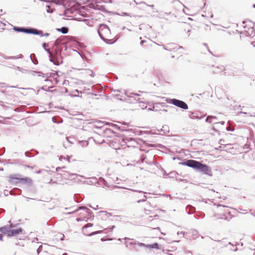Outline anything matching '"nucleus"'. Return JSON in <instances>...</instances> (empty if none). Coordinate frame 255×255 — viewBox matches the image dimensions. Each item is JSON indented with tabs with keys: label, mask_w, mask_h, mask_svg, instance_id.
I'll list each match as a JSON object with an SVG mask.
<instances>
[{
	"label": "nucleus",
	"mask_w": 255,
	"mask_h": 255,
	"mask_svg": "<svg viewBox=\"0 0 255 255\" xmlns=\"http://www.w3.org/2000/svg\"><path fill=\"white\" fill-rule=\"evenodd\" d=\"M181 164L198 170L204 174L211 175V170L207 165L194 160L188 159L181 163Z\"/></svg>",
	"instance_id": "f257e3e1"
},
{
	"label": "nucleus",
	"mask_w": 255,
	"mask_h": 255,
	"mask_svg": "<svg viewBox=\"0 0 255 255\" xmlns=\"http://www.w3.org/2000/svg\"><path fill=\"white\" fill-rule=\"evenodd\" d=\"M98 32L101 38L104 41L107 42L110 40L111 31L109 27L106 24H100L98 29Z\"/></svg>",
	"instance_id": "f03ea898"
},
{
	"label": "nucleus",
	"mask_w": 255,
	"mask_h": 255,
	"mask_svg": "<svg viewBox=\"0 0 255 255\" xmlns=\"http://www.w3.org/2000/svg\"><path fill=\"white\" fill-rule=\"evenodd\" d=\"M129 246H133V249L135 251H137L138 249L136 247V246H138L140 247H145L148 249H158L159 248V245L155 243L152 245H146L144 243H139L137 241H133V242H130L128 244Z\"/></svg>",
	"instance_id": "7ed1b4c3"
},
{
	"label": "nucleus",
	"mask_w": 255,
	"mask_h": 255,
	"mask_svg": "<svg viewBox=\"0 0 255 255\" xmlns=\"http://www.w3.org/2000/svg\"><path fill=\"white\" fill-rule=\"evenodd\" d=\"M168 102L183 110H187L188 108V105L185 102L179 100L172 99H170Z\"/></svg>",
	"instance_id": "20e7f679"
},
{
	"label": "nucleus",
	"mask_w": 255,
	"mask_h": 255,
	"mask_svg": "<svg viewBox=\"0 0 255 255\" xmlns=\"http://www.w3.org/2000/svg\"><path fill=\"white\" fill-rule=\"evenodd\" d=\"M93 179L96 181V182H100V185H104L106 186L111 189H114L115 188H122V189H126V188L121 186H118L115 185H110L103 178L100 177L99 178V181H97V179L95 177H93Z\"/></svg>",
	"instance_id": "39448f33"
},
{
	"label": "nucleus",
	"mask_w": 255,
	"mask_h": 255,
	"mask_svg": "<svg viewBox=\"0 0 255 255\" xmlns=\"http://www.w3.org/2000/svg\"><path fill=\"white\" fill-rule=\"evenodd\" d=\"M18 176H19V175H12L10 176V178L13 179L18 180L20 182L24 184H32V181L29 177L19 178Z\"/></svg>",
	"instance_id": "423d86ee"
},
{
	"label": "nucleus",
	"mask_w": 255,
	"mask_h": 255,
	"mask_svg": "<svg viewBox=\"0 0 255 255\" xmlns=\"http://www.w3.org/2000/svg\"><path fill=\"white\" fill-rule=\"evenodd\" d=\"M93 224L91 223H88L86 224L83 227V233L85 235L88 236H91L96 234H98L101 233V231H97V232H93L90 234L86 232V230L89 228L93 226Z\"/></svg>",
	"instance_id": "0eeeda50"
},
{
	"label": "nucleus",
	"mask_w": 255,
	"mask_h": 255,
	"mask_svg": "<svg viewBox=\"0 0 255 255\" xmlns=\"http://www.w3.org/2000/svg\"><path fill=\"white\" fill-rule=\"evenodd\" d=\"M31 29L30 27H17V26H14L13 27V29L16 32H24L27 34H30L31 32Z\"/></svg>",
	"instance_id": "6e6552de"
},
{
	"label": "nucleus",
	"mask_w": 255,
	"mask_h": 255,
	"mask_svg": "<svg viewBox=\"0 0 255 255\" xmlns=\"http://www.w3.org/2000/svg\"><path fill=\"white\" fill-rule=\"evenodd\" d=\"M127 189H128V190L132 191L133 192H138V193H141V194L146 193L145 192H144L141 191L136 190H133V189H128V188H127ZM138 197L141 198V199L138 200L137 201V203H140V202H144V201H146V200L147 199L146 196L145 195H143V194H141V196H138Z\"/></svg>",
	"instance_id": "1a4fd4ad"
},
{
	"label": "nucleus",
	"mask_w": 255,
	"mask_h": 255,
	"mask_svg": "<svg viewBox=\"0 0 255 255\" xmlns=\"http://www.w3.org/2000/svg\"><path fill=\"white\" fill-rule=\"evenodd\" d=\"M22 232V230L21 228H18L17 229L11 230L8 233V237H11V236H15V235H18L20 233H21Z\"/></svg>",
	"instance_id": "9d476101"
},
{
	"label": "nucleus",
	"mask_w": 255,
	"mask_h": 255,
	"mask_svg": "<svg viewBox=\"0 0 255 255\" xmlns=\"http://www.w3.org/2000/svg\"><path fill=\"white\" fill-rule=\"evenodd\" d=\"M83 210L85 211L86 212L88 213V214L90 213V212H91V210L87 208V207H84V206H80L77 209H76V210H75L74 211H70L69 212H68V213H66V214H74V213L77 212V211H78L79 210Z\"/></svg>",
	"instance_id": "9b49d317"
},
{
	"label": "nucleus",
	"mask_w": 255,
	"mask_h": 255,
	"mask_svg": "<svg viewBox=\"0 0 255 255\" xmlns=\"http://www.w3.org/2000/svg\"><path fill=\"white\" fill-rule=\"evenodd\" d=\"M14 227V226L12 224H11L9 226H4L0 228V232L3 234H7L8 235V233L9 231H10V228Z\"/></svg>",
	"instance_id": "f8f14e48"
},
{
	"label": "nucleus",
	"mask_w": 255,
	"mask_h": 255,
	"mask_svg": "<svg viewBox=\"0 0 255 255\" xmlns=\"http://www.w3.org/2000/svg\"><path fill=\"white\" fill-rule=\"evenodd\" d=\"M99 215L103 220H107L109 217L112 216V214L107 211H100L99 212Z\"/></svg>",
	"instance_id": "ddd939ff"
},
{
	"label": "nucleus",
	"mask_w": 255,
	"mask_h": 255,
	"mask_svg": "<svg viewBox=\"0 0 255 255\" xmlns=\"http://www.w3.org/2000/svg\"><path fill=\"white\" fill-rule=\"evenodd\" d=\"M30 34L34 35H38L40 36H43V32L42 30H38L37 29L31 28Z\"/></svg>",
	"instance_id": "4468645a"
},
{
	"label": "nucleus",
	"mask_w": 255,
	"mask_h": 255,
	"mask_svg": "<svg viewBox=\"0 0 255 255\" xmlns=\"http://www.w3.org/2000/svg\"><path fill=\"white\" fill-rule=\"evenodd\" d=\"M186 210L188 214H191L194 212L195 208L191 205H188L186 207Z\"/></svg>",
	"instance_id": "2eb2a0df"
},
{
	"label": "nucleus",
	"mask_w": 255,
	"mask_h": 255,
	"mask_svg": "<svg viewBox=\"0 0 255 255\" xmlns=\"http://www.w3.org/2000/svg\"><path fill=\"white\" fill-rule=\"evenodd\" d=\"M58 31L61 32L63 34H66L68 32V28L67 27H62L61 28H57Z\"/></svg>",
	"instance_id": "dca6fc26"
},
{
	"label": "nucleus",
	"mask_w": 255,
	"mask_h": 255,
	"mask_svg": "<svg viewBox=\"0 0 255 255\" xmlns=\"http://www.w3.org/2000/svg\"><path fill=\"white\" fill-rule=\"evenodd\" d=\"M254 34V29L253 27L249 28L248 30L246 31V35L247 36H252Z\"/></svg>",
	"instance_id": "f3484780"
},
{
	"label": "nucleus",
	"mask_w": 255,
	"mask_h": 255,
	"mask_svg": "<svg viewBox=\"0 0 255 255\" xmlns=\"http://www.w3.org/2000/svg\"><path fill=\"white\" fill-rule=\"evenodd\" d=\"M133 1V2L136 4H144L145 5H146V6H149L150 7H151L152 8H153L154 6V5L153 4H151V5H149L148 4H147L146 2L142 1H140L139 2H137L135 0H132Z\"/></svg>",
	"instance_id": "a211bd4d"
},
{
	"label": "nucleus",
	"mask_w": 255,
	"mask_h": 255,
	"mask_svg": "<svg viewBox=\"0 0 255 255\" xmlns=\"http://www.w3.org/2000/svg\"><path fill=\"white\" fill-rule=\"evenodd\" d=\"M211 119H217V117L215 116H207L206 119V122L209 123H212L213 120Z\"/></svg>",
	"instance_id": "6ab92c4d"
},
{
	"label": "nucleus",
	"mask_w": 255,
	"mask_h": 255,
	"mask_svg": "<svg viewBox=\"0 0 255 255\" xmlns=\"http://www.w3.org/2000/svg\"><path fill=\"white\" fill-rule=\"evenodd\" d=\"M45 50L49 54V57L50 58V62H52L55 65H58V64L56 63L55 62L53 61L52 60V53L50 51L49 49H45Z\"/></svg>",
	"instance_id": "aec40b11"
},
{
	"label": "nucleus",
	"mask_w": 255,
	"mask_h": 255,
	"mask_svg": "<svg viewBox=\"0 0 255 255\" xmlns=\"http://www.w3.org/2000/svg\"><path fill=\"white\" fill-rule=\"evenodd\" d=\"M125 94L127 95V97H128L129 98H133V96H139V95L138 94L134 93H128L126 92Z\"/></svg>",
	"instance_id": "412c9836"
},
{
	"label": "nucleus",
	"mask_w": 255,
	"mask_h": 255,
	"mask_svg": "<svg viewBox=\"0 0 255 255\" xmlns=\"http://www.w3.org/2000/svg\"><path fill=\"white\" fill-rule=\"evenodd\" d=\"M46 7L47 8L46 10L47 12L51 13L53 12L54 9L51 8L49 5H46Z\"/></svg>",
	"instance_id": "4be33fe9"
},
{
	"label": "nucleus",
	"mask_w": 255,
	"mask_h": 255,
	"mask_svg": "<svg viewBox=\"0 0 255 255\" xmlns=\"http://www.w3.org/2000/svg\"><path fill=\"white\" fill-rule=\"evenodd\" d=\"M115 228V226H112V227H110V228H106L105 229H104V233H107L108 232H109V231H112V230H113L114 228Z\"/></svg>",
	"instance_id": "5701e85b"
},
{
	"label": "nucleus",
	"mask_w": 255,
	"mask_h": 255,
	"mask_svg": "<svg viewBox=\"0 0 255 255\" xmlns=\"http://www.w3.org/2000/svg\"><path fill=\"white\" fill-rule=\"evenodd\" d=\"M53 2L56 4H62L63 2V0H53Z\"/></svg>",
	"instance_id": "b1692460"
},
{
	"label": "nucleus",
	"mask_w": 255,
	"mask_h": 255,
	"mask_svg": "<svg viewBox=\"0 0 255 255\" xmlns=\"http://www.w3.org/2000/svg\"><path fill=\"white\" fill-rule=\"evenodd\" d=\"M86 73L87 74L90 75L91 77L94 76V72L92 70H91L90 69H87V70H86Z\"/></svg>",
	"instance_id": "393cba45"
},
{
	"label": "nucleus",
	"mask_w": 255,
	"mask_h": 255,
	"mask_svg": "<svg viewBox=\"0 0 255 255\" xmlns=\"http://www.w3.org/2000/svg\"><path fill=\"white\" fill-rule=\"evenodd\" d=\"M35 57V55L34 54H32L30 55V58H31V60L32 61V62L34 64H38V60L37 59H34V60H33L32 59V57Z\"/></svg>",
	"instance_id": "a878e982"
},
{
	"label": "nucleus",
	"mask_w": 255,
	"mask_h": 255,
	"mask_svg": "<svg viewBox=\"0 0 255 255\" xmlns=\"http://www.w3.org/2000/svg\"><path fill=\"white\" fill-rule=\"evenodd\" d=\"M118 15H121V16H131L129 13L127 12H122L121 13H118Z\"/></svg>",
	"instance_id": "bb28decb"
},
{
	"label": "nucleus",
	"mask_w": 255,
	"mask_h": 255,
	"mask_svg": "<svg viewBox=\"0 0 255 255\" xmlns=\"http://www.w3.org/2000/svg\"><path fill=\"white\" fill-rule=\"evenodd\" d=\"M189 117L191 118V119H202V117H200V118H197L196 116H194V114L193 113H192L191 114H190L189 115Z\"/></svg>",
	"instance_id": "cd10ccee"
},
{
	"label": "nucleus",
	"mask_w": 255,
	"mask_h": 255,
	"mask_svg": "<svg viewBox=\"0 0 255 255\" xmlns=\"http://www.w3.org/2000/svg\"><path fill=\"white\" fill-rule=\"evenodd\" d=\"M106 125H111L112 127H114L115 128H119L117 125L113 123H106Z\"/></svg>",
	"instance_id": "c85d7f7f"
},
{
	"label": "nucleus",
	"mask_w": 255,
	"mask_h": 255,
	"mask_svg": "<svg viewBox=\"0 0 255 255\" xmlns=\"http://www.w3.org/2000/svg\"><path fill=\"white\" fill-rule=\"evenodd\" d=\"M42 250V245H40L38 248V249H37V254H39L41 252V251Z\"/></svg>",
	"instance_id": "c756f323"
},
{
	"label": "nucleus",
	"mask_w": 255,
	"mask_h": 255,
	"mask_svg": "<svg viewBox=\"0 0 255 255\" xmlns=\"http://www.w3.org/2000/svg\"><path fill=\"white\" fill-rule=\"evenodd\" d=\"M80 142L83 144L82 146H87L88 144V142L86 140L82 141Z\"/></svg>",
	"instance_id": "7c9ffc66"
},
{
	"label": "nucleus",
	"mask_w": 255,
	"mask_h": 255,
	"mask_svg": "<svg viewBox=\"0 0 255 255\" xmlns=\"http://www.w3.org/2000/svg\"><path fill=\"white\" fill-rule=\"evenodd\" d=\"M55 75H58L55 72V73H51L49 75V77H54V76Z\"/></svg>",
	"instance_id": "2f4dec72"
},
{
	"label": "nucleus",
	"mask_w": 255,
	"mask_h": 255,
	"mask_svg": "<svg viewBox=\"0 0 255 255\" xmlns=\"http://www.w3.org/2000/svg\"><path fill=\"white\" fill-rule=\"evenodd\" d=\"M49 183L50 184H57V182L53 181L52 179H51L50 181H49Z\"/></svg>",
	"instance_id": "473e14b6"
},
{
	"label": "nucleus",
	"mask_w": 255,
	"mask_h": 255,
	"mask_svg": "<svg viewBox=\"0 0 255 255\" xmlns=\"http://www.w3.org/2000/svg\"><path fill=\"white\" fill-rule=\"evenodd\" d=\"M59 40L58 39L56 40L55 41V43H54L55 45L58 46L59 45Z\"/></svg>",
	"instance_id": "72a5a7b5"
},
{
	"label": "nucleus",
	"mask_w": 255,
	"mask_h": 255,
	"mask_svg": "<svg viewBox=\"0 0 255 255\" xmlns=\"http://www.w3.org/2000/svg\"><path fill=\"white\" fill-rule=\"evenodd\" d=\"M48 46V44L46 43H43V44H42V47L43 48L45 49H46V47H47Z\"/></svg>",
	"instance_id": "f704fd0d"
},
{
	"label": "nucleus",
	"mask_w": 255,
	"mask_h": 255,
	"mask_svg": "<svg viewBox=\"0 0 255 255\" xmlns=\"http://www.w3.org/2000/svg\"><path fill=\"white\" fill-rule=\"evenodd\" d=\"M176 47H178L179 49H183V47L182 46H179L178 45H176V47L173 48L174 49H175Z\"/></svg>",
	"instance_id": "c9c22d12"
},
{
	"label": "nucleus",
	"mask_w": 255,
	"mask_h": 255,
	"mask_svg": "<svg viewBox=\"0 0 255 255\" xmlns=\"http://www.w3.org/2000/svg\"><path fill=\"white\" fill-rule=\"evenodd\" d=\"M203 45L208 49V51L211 53V52L210 51V49H209L208 47L207 46V44L206 43H204Z\"/></svg>",
	"instance_id": "e433bc0d"
},
{
	"label": "nucleus",
	"mask_w": 255,
	"mask_h": 255,
	"mask_svg": "<svg viewBox=\"0 0 255 255\" xmlns=\"http://www.w3.org/2000/svg\"><path fill=\"white\" fill-rule=\"evenodd\" d=\"M161 46L163 47V48L164 49H165V50H170L169 49H167V48H166V47L165 45H161Z\"/></svg>",
	"instance_id": "4c0bfd02"
},
{
	"label": "nucleus",
	"mask_w": 255,
	"mask_h": 255,
	"mask_svg": "<svg viewBox=\"0 0 255 255\" xmlns=\"http://www.w3.org/2000/svg\"><path fill=\"white\" fill-rule=\"evenodd\" d=\"M205 30H208V29L211 30V28L210 27L209 28L208 25H206L205 27Z\"/></svg>",
	"instance_id": "58836bf2"
},
{
	"label": "nucleus",
	"mask_w": 255,
	"mask_h": 255,
	"mask_svg": "<svg viewBox=\"0 0 255 255\" xmlns=\"http://www.w3.org/2000/svg\"><path fill=\"white\" fill-rule=\"evenodd\" d=\"M29 152L28 151H26L25 152V155L26 156L30 157V155H29Z\"/></svg>",
	"instance_id": "ea45409f"
},
{
	"label": "nucleus",
	"mask_w": 255,
	"mask_h": 255,
	"mask_svg": "<svg viewBox=\"0 0 255 255\" xmlns=\"http://www.w3.org/2000/svg\"><path fill=\"white\" fill-rule=\"evenodd\" d=\"M39 76H42L43 77H48L47 74H42V75H39Z\"/></svg>",
	"instance_id": "a19ab883"
},
{
	"label": "nucleus",
	"mask_w": 255,
	"mask_h": 255,
	"mask_svg": "<svg viewBox=\"0 0 255 255\" xmlns=\"http://www.w3.org/2000/svg\"><path fill=\"white\" fill-rule=\"evenodd\" d=\"M62 159H65V157L64 156L61 155V156H60L59 159L60 160H62Z\"/></svg>",
	"instance_id": "79ce46f5"
},
{
	"label": "nucleus",
	"mask_w": 255,
	"mask_h": 255,
	"mask_svg": "<svg viewBox=\"0 0 255 255\" xmlns=\"http://www.w3.org/2000/svg\"><path fill=\"white\" fill-rule=\"evenodd\" d=\"M218 208H225V207H227V206H222V205H218Z\"/></svg>",
	"instance_id": "37998d69"
},
{
	"label": "nucleus",
	"mask_w": 255,
	"mask_h": 255,
	"mask_svg": "<svg viewBox=\"0 0 255 255\" xmlns=\"http://www.w3.org/2000/svg\"><path fill=\"white\" fill-rule=\"evenodd\" d=\"M49 35V34L48 33H45L43 34V36L47 37Z\"/></svg>",
	"instance_id": "c03bdc74"
},
{
	"label": "nucleus",
	"mask_w": 255,
	"mask_h": 255,
	"mask_svg": "<svg viewBox=\"0 0 255 255\" xmlns=\"http://www.w3.org/2000/svg\"><path fill=\"white\" fill-rule=\"evenodd\" d=\"M177 234H178V235H182L183 236V235H184V232H178L177 233Z\"/></svg>",
	"instance_id": "a18cd8bd"
},
{
	"label": "nucleus",
	"mask_w": 255,
	"mask_h": 255,
	"mask_svg": "<svg viewBox=\"0 0 255 255\" xmlns=\"http://www.w3.org/2000/svg\"><path fill=\"white\" fill-rule=\"evenodd\" d=\"M134 100L136 101V102H138L139 103L140 102V98H138V99H135V98H134Z\"/></svg>",
	"instance_id": "49530a36"
},
{
	"label": "nucleus",
	"mask_w": 255,
	"mask_h": 255,
	"mask_svg": "<svg viewBox=\"0 0 255 255\" xmlns=\"http://www.w3.org/2000/svg\"><path fill=\"white\" fill-rule=\"evenodd\" d=\"M61 237L60 238V240L62 241L64 240V235L63 234H62V235H61Z\"/></svg>",
	"instance_id": "de8ad7c7"
},
{
	"label": "nucleus",
	"mask_w": 255,
	"mask_h": 255,
	"mask_svg": "<svg viewBox=\"0 0 255 255\" xmlns=\"http://www.w3.org/2000/svg\"><path fill=\"white\" fill-rule=\"evenodd\" d=\"M125 140H126V141H129V140L132 141V139L131 138H127L125 139Z\"/></svg>",
	"instance_id": "09e8293b"
},
{
	"label": "nucleus",
	"mask_w": 255,
	"mask_h": 255,
	"mask_svg": "<svg viewBox=\"0 0 255 255\" xmlns=\"http://www.w3.org/2000/svg\"><path fill=\"white\" fill-rule=\"evenodd\" d=\"M218 123H217V122L214 123V124H218ZM219 123L221 124V125H223L225 124V122H220Z\"/></svg>",
	"instance_id": "8fccbe9b"
},
{
	"label": "nucleus",
	"mask_w": 255,
	"mask_h": 255,
	"mask_svg": "<svg viewBox=\"0 0 255 255\" xmlns=\"http://www.w3.org/2000/svg\"><path fill=\"white\" fill-rule=\"evenodd\" d=\"M31 72L32 73V74H33V75H34V74H35V73H40V72H36V71H32Z\"/></svg>",
	"instance_id": "3c124183"
},
{
	"label": "nucleus",
	"mask_w": 255,
	"mask_h": 255,
	"mask_svg": "<svg viewBox=\"0 0 255 255\" xmlns=\"http://www.w3.org/2000/svg\"><path fill=\"white\" fill-rule=\"evenodd\" d=\"M71 97H78L79 96L78 95L75 94V95H70Z\"/></svg>",
	"instance_id": "603ef678"
},
{
	"label": "nucleus",
	"mask_w": 255,
	"mask_h": 255,
	"mask_svg": "<svg viewBox=\"0 0 255 255\" xmlns=\"http://www.w3.org/2000/svg\"><path fill=\"white\" fill-rule=\"evenodd\" d=\"M145 40H141V41H140V45H142V44H143L144 43H145Z\"/></svg>",
	"instance_id": "864d4df0"
},
{
	"label": "nucleus",
	"mask_w": 255,
	"mask_h": 255,
	"mask_svg": "<svg viewBox=\"0 0 255 255\" xmlns=\"http://www.w3.org/2000/svg\"><path fill=\"white\" fill-rule=\"evenodd\" d=\"M25 166L28 168L32 169L33 167L30 166V165H25Z\"/></svg>",
	"instance_id": "5fc2aeb1"
},
{
	"label": "nucleus",
	"mask_w": 255,
	"mask_h": 255,
	"mask_svg": "<svg viewBox=\"0 0 255 255\" xmlns=\"http://www.w3.org/2000/svg\"><path fill=\"white\" fill-rule=\"evenodd\" d=\"M2 237H3L2 235L1 234H0V241H2Z\"/></svg>",
	"instance_id": "6e6d98bb"
},
{
	"label": "nucleus",
	"mask_w": 255,
	"mask_h": 255,
	"mask_svg": "<svg viewBox=\"0 0 255 255\" xmlns=\"http://www.w3.org/2000/svg\"><path fill=\"white\" fill-rule=\"evenodd\" d=\"M73 93H77L78 94L79 93V91L78 90H75L73 91Z\"/></svg>",
	"instance_id": "4d7b16f0"
},
{
	"label": "nucleus",
	"mask_w": 255,
	"mask_h": 255,
	"mask_svg": "<svg viewBox=\"0 0 255 255\" xmlns=\"http://www.w3.org/2000/svg\"><path fill=\"white\" fill-rule=\"evenodd\" d=\"M251 44H252V45H253V46H255V41H253Z\"/></svg>",
	"instance_id": "13d9d810"
},
{
	"label": "nucleus",
	"mask_w": 255,
	"mask_h": 255,
	"mask_svg": "<svg viewBox=\"0 0 255 255\" xmlns=\"http://www.w3.org/2000/svg\"><path fill=\"white\" fill-rule=\"evenodd\" d=\"M125 245L127 247H128V243L127 242H126L125 243Z\"/></svg>",
	"instance_id": "bf43d9fd"
},
{
	"label": "nucleus",
	"mask_w": 255,
	"mask_h": 255,
	"mask_svg": "<svg viewBox=\"0 0 255 255\" xmlns=\"http://www.w3.org/2000/svg\"><path fill=\"white\" fill-rule=\"evenodd\" d=\"M67 82H68V81L65 80V81H64L63 84L66 85V83H67Z\"/></svg>",
	"instance_id": "052dcab7"
},
{
	"label": "nucleus",
	"mask_w": 255,
	"mask_h": 255,
	"mask_svg": "<svg viewBox=\"0 0 255 255\" xmlns=\"http://www.w3.org/2000/svg\"><path fill=\"white\" fill-rule=\"evenodd\" d=\"M190 30H188V31H187V35H188V36H189L190 35Z\"/></svg>",
	"instance_id": "680f3d73"
},
{
	"label": "nucleus",
	"mask_w": 255,
	"mask_h": 255,
	"mask_svg": "<svg viewBox=\"0 0 255 255\" xmlns=\"http://www.w3.org/2000/svg\"><path fill=\"white\" fill-rule=\"evenodd\" d=\"M66 158L67 159V160L68 161V162H70V157L67 156Z\"/></svg>",
	"instance_id": "e2e57ef3"
},
{
	"label": "nucleus",
	"mask_w": 255,
	"mask_h": 255,
	"mask_svg": "<svg viewBox=\"0 0 255 255\" xmlns=\"http://www.w3.org/2000/svg\"><path fill=\"white\" fill-rule=\"evenodd\" d=\"M54 80H55V82H56V83H58V81L57 79L56 78H54Z\"/></svg>",
	"instance_id": "0e129e2a"
},
{
	"label": "nucleus",
	"mask_w": 255,
	"mask_h": 255,
	"mask_svg": "<svg viewBox=\"0 0 255 255\" xmlns=\"http://www.w3.org/2000/svg\"><path fill=\"white\" fill-rule=\"evenodd\" d=\"M76 220H77V221H81V219L80 218H77V219H76Z\"/></svg>",
	"instance_id": "69168bd1"
},
{
	"label": "nucleus",
	"mask_w": 255,
	"mask_h": 255,
	"mask_svg": "<svg viewBox=\"0 0 255 255\" xmlns=\"http://www.w3.org/2000/svg\"><path fill=\"white\" fill-rule=\"evenodd\" d=\"M154 229L157 230H160L159 227H157V228H155Z\"/></svg>",
	"instance_id": "338daca9"
},
{
	"label": "nucleus",
	"mask_w": 255,
	"mask_h": 255,
	"mask_svg": "<svg viewBox=\"0 0 255 255\" xmlns=\"http://www.w3.org/2000/svg\"><path fill=\"white\" fill-rule=\"evenodd\" d=\"M40 172H41V170H38V171L36 172V173H37V174L40 173Z\"/></svg>",
	"instance_id": "774afa93"
}]
</instances>
